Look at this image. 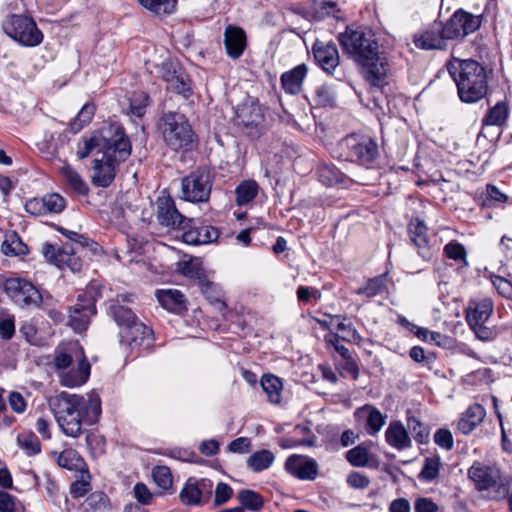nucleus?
<instances>
[{
    "label": "nucleus",
    "mask_w": 512,
    "mask_h": 512,
    "mask_svg": "<svg viewBox=\"0 0 512 512\" xmlns=\"http://www.w3.org/2000/svg\"><path fill=\"white\" fill-rule=\"evenodd\" d=\"M354 417L357 421L365 422V430L371 436L379 433L387 419L386 415L370 404L357 408L354 412Z\"/></svg>",
    "instance_id": "20"
},
{
    "label": "nucleus",
    "mask_w": 512,
    "mask_h": 512,
    "mask_svg": "<svg viewBox=\"0 0 512 512\" xmlns=\"http://www.w3.org/2000/svg\"><path fill=\"white\" fill-rule=\"evenodd\" d=\"M481 15L471 14L459 9L446 21L443 27L444 36L448 40H460L479 29Z\"/></svg>",
    "instance_id": "12"
},
{
    "label": "nucleus",
    "mask_w": 512,
    "mask_h": 512,
    "mask_svg": "<svg viewBox=\"0 0 512 512\" xmlns=\"http://www.w3.org/2000/svg\"><path fill=\"white\" fill-rule=\"evenodd\" d=\"M110 314L118 326L121 327V330L127 328L131 323L137 320L135 313L130 308L120 305L119 303L110 306Z\"/></svg>",
    "instance_id": "45"
},
{
    "label": "nucleus",
    "mask_w": 512,
    "mask_h": 512,
    "mask_svg": "<svg viewBox=\"0 0 512 512\" xmlns=\"http://www.w3.org/2000/svg\"><path fill=\"white\" fill-rule=\"evenodd\" d=\"M1 251L6 256H23L28 253V247L16 232H9L4 236Z\"/></svg>",
    "instance_id": "37"
},
{
    "label": "nucleus",
    "mask_w": 512,
    "mask_h": 512,
    "mask_svg": "<svg viewBox=\"0 0 512 512\" xmlns=\"http://www.w3.org/2000/svg\"><path fill=\"white\" fill-rule=\"evenodd\" d=\"M320 182L326 186H335L344 182V174L334 165L323 164L318 168Z\"/></svg>",
    "instance_id": "43"
},
{
    "label": "nucleus",
    "mask_w": 512,
    "mask_h": 512,
    "mask_svg": "<svg viewBox=\"0 0 512 512\" xmlns=\"http://www.w3.org/2000/svg\"><path fill=\"white\" fill-rule=\"evenodd\" d=\"M42 253L45 259L60 269L68 268L72 272H78L82 268V260L77 255L78 251L69 245L58 248L52 244L43 245Z\"/></svg>",
    "instance_id": "16"
},
{
    "label": "nucleus",
    "mask_w": 512,
    "mask_h": 512,
    "mask_svg": "<svg viewBox=\"0 0 512 512\" xmlns=\"http://www.w3.org/2000/svg\"><path fill=\"white\" fill-rule=\"evenodd\" d=\"M443 252L447 258L461 261L464 266H468L467 252L462 244L451 241L444 246Z\"/></svg>",
    "instance_id": "55"
},
{
    "label": "nucleus",
    "mask_w": 512,
    "mask_h": 512,
    "mask_svg": "<svg viewBox=\"0 0 512 512\" xmlns=\"http://www.w3.org/2000/svg\"><path fill=\"white\" fill-rule=\"evenodd\" d=\"M468 478L478 491H487L504 486L500 468L489 461H474L468 469Z\"/></svg>",
    "instance_id": "10"
},
{
    "label": "nucleus",
    "mask_w": 512,
    "mask_h": 512,
    "mask_svg": "<svg viewBox=\"0 0 512 512\" xmlns=\"http://www.w3.org/2000/svg\"><path fill=\"white\" fill-rule=\"evenodd\" d=\"M57 463L60 467L68 470L80 469L83 464V459L74 449H65L57 458Z\"/></svg>",
    "instance_id": "52"
},
{
    "label": "nucleus",
    "mask_w": 512,
    "mask_h": 512,
    "mask_svg": "<svg viewBox=\"0 0 512 512\" xmlns=\"http://www.w3.org/2000/svg\"><path fill=\"white\" fill-rule=\"evenodd\" d=\"M151 335L152 330L149 327L135 320L130 326L121 330L120 341L130 347L140 346L143 340L149 338Z\"/></svg>",
    "instance_id": "31"
},
{
    "label": "nucleus",
    "mask_w": 512,
    "mask_h": 512,
    "mask_svg": "<svg viewBox=\"0 0 512 512\" xmlns=\"http://www.w3.org/2000/svg\"><path fill=\"white\" fill-rule=\"evenodd\" d=\"M213 494V482L208 478L190 477L183 485L179 498L183 505L199 506L210 501Z\"/></svg>",
    "instance_id": "14"
},
{
    "label": "nucleus",
    "mask_w": 512,
    "mask_h": 512,
    "mask_svg": "<svg viewBox=\"0 0 512 512\" xmlns=\"http://www.w3.org/2000/svg\"><path fill=\"white\" fill-rule=\"evenodd\" d=\"M313 54L321 68L329 74L339 65L338 49L333 42H316L313 46Z\"/></svg>",
    "instance_id": "22"
},
{
    "label": "nucleus",
    "mask_w": 512,
    "mask_h": 512,
    "mask_svg": "<svg viewBox=\"0 0 512 512\" xmlns=\"http://www.w3.org/2000/svg\"><path fill=\"white\" fill-rule=\"evenodd\" d=\"M88 512H111L112 506L108 496L101 491L91 493L85 500Z\"/></svg>",
    "instance_id": "40"
},
{
    "label": "nucleus",
    "mask_w": 512,
    "mask_h": 512,
    "mask_svg": "<svg viewBox=\"0 0 512 512\" xmlns=\"http://www.w3.org/2000/svg\"><path fill=\"white\" fill-rule=\"evenodd\" d=\"M156 297L161 306L170 312L181 313L186 309L185 297L179 290H159Z\"/></svg>",
    "instance_id": "33"
},
{
    "label": "nucleus",
    "mask_w": 512,
    "mask_h": 512,
    "mask_svg": "<svg viewBox=\"0 0 512 512\" xmlns=\"http://www.w3.org/2000/svg\"><path fill=\"white\" fill-rule=\"evenodd\" d=\"M332 321H337V330L341 331L343 335L341 339L345 341H354L357 342L361 339L359 333L355 329V327L351 323H346L345 319L343 321L340 320V316H334Z\"/></svg>",
    "instance_id": "59"
},
{
    "label": "nucleus",
    "mask_w": 512,
    "mask_h": 512,
    "mask_svg": "<svg viewBox=\"0 0 512 512\" xmlns=\"http://www.w3.org/2000/svg\"><path fill=\"white\" fill-rule=\"evenodd\" d=\"M120 136H126L123 127L117 123L109 124L91 136L83 137L77 145L76 155L82 160L92 153L104 154L107 147H113L118 143Z\"/></svg>",
    "instance_id": "7"
},
{
    "label": "nucleus",
    "mask_w": 512,
    "mask_h": 512,
    "mask_svg": "<svg viewBox=\"0 0 512 512\" xmlns=\"http://www.w3.org/2000/svg\"><path fill=\"white\" fill-rule=\"evenodd\" d=\"M336 100V95L332 88L327 85H321L315 89L314 101L319 106H332Z\"/></svg>",
    "instance_id": "58"
},
{
    "label": "nucleus",
    "mask_w": 512,
    "mask_h": 512,
    "mask_svg": "<svg viewBox=\"0 0 512 512\" xmlns=\"http://www.w3.org/2000/svg\"><path fill=\"white\" fill-rule=\"evenodd\" d=\"M311 9L313 17L317 20H321L326 16L336 17L339 11L334 0H312Z\"/></svg>",
    "instance_id": "47"
},
{
    "label": "nucleus",
    "mask_w": 512,
    "mask_h": 512,
    "mask_svg": "<svg viewBox=\"0 0 512 512\" xmlns=\"http://www.w3.org/2000/svg\"><path fill=\"white\" fill-rule=\"evenodd\" d=\"M343 360L338 364V369L342 377H351L356 380L359 376V367L357 362L351 357L350 354L342 357Z\"/></svg>",
    "instance_id": "60"
},
{
    "label": "nucleus",
    "mask_w": 512,
    "mask_h": 512,
    "mask_svg": "<svg viewBox=\"0 0 512 512\" xmlns=\"http://www.w3.org/2000/svg\"><path fill=\"white\" fill-rule=\"evenodd\" d=\"M447 40L441 24H434L431 28L414 36L415 46L425 50L444 49Z\"/></svg>",
    "instance_id": "24"
},
{
    "label": "nucleus",
    "mask_w": 512,
    "mask_h": 512,
    "mask_svg": "<svg viewBox=\"0 0 512 512\" xmlns=\"http://www.w3.org/2000/svg\"><path fill=\"white\" fill-rule=\"evenodd\" d=\"M99 296L100 293L94 286H89L85 292L78 295L77 302L69 314V324L75 332L81 333L87 329L91 317L96 314L95 303Z\"/></svg>",
    "instance_id": "9"
},
{
    "label": "nucleus",
    "mask_w": 512,
    "mask_h": 512,
    "mask_svg": "<svg viewBox=\"0 0 512 512\" xmlns=\"http://www.w3.org/2000/svg\"><path fill=\"white\" fill-rule=\"evenodd\" d=\"M408 232L411 242L419 249V253L425 255L428 250L427 227L419 219H413L409 223Z\"/></svg>",
    "instance_id": "34"
},
{
    "label": "nucleus",
    "mask_w": 512,
    "mask_h": 512,
    "mask_svg": "<svg viewBox=\"0 0 512 512\" xmlns=\"http://www.w3.org/2000/svg\"><path fill=\"white\" fill-rule=\"evenodd\" d=\"M131 154V143L127 136H120L118 143L107 147L101 158H96L93 165L92 183L98 187L109 186L115 178L116 169Z\"/></svg>",
    "instance_id": "5"
},
{
    "label": "nucleus",
    "mask_w": 512,
    "mask_h": 512,
    "mask_svg": "<svg viewBox=\"0 0 512 512\" xmlns=\"http://www.w3.org/2000/svg\"><path fill=\"white\" fill-rule=\"evenodd\" d=\"M338 149L340 157L346 161L369 164L378 155V145L369 136L351 134L343 138Z\"/></svg>",
    "instance_id": "6"
},
{
    "label": "nucleus",
    "mask_w": 512,
    "mask_h": 512,
    "mask_svg": "<svg viewBox=\"0 0 512 512\" xmlns=\"http://www.w3.org/2000/svg\"><path fill=\"white\" fill-rule=\"evenodd\" d=\"M56 422L61 431L71 438H78L83 425L95 424L101 415V400L97 395L84 397L61 392L50 400Z\"/></svg>",
    "instance_id": "2"
},
{
    "label": "nucleus",
    "mask_w": 512,
    "mask_h": 512,
    "mask_svg": "<svg viewBox=\"0 0 512 512\" xmlns=\"http://www.w3.org/2000/svg\"><path fill=\"white\" fill-rule=\"evenodd\" d=\"M3 291L8 298L21 308H40L46 305V299L34 284L24 278L11 277L4 280Z\"/></svg>",
    "instance_id": "8"
},
{
    "label": "nucleus",
    "mask_w": 512,
    "mask_h": 512,
    "mask_svg": "<svg viewBox=\"0 0 512 512\" xmlns=\"http://www.w3.org/2000/svg\"><path fill=\"white\" fill-rule=\"evenodd\" d=\"M61 175L66 183L75 193L86 195L89 187L81 175L69 164L65 163L61 168Z\"/></svg>",
    "instance_id": "35"
},
{
    "label": "nucleus",
    "mask_w": 512,
    "mask_h": 512,
    "mask_svg": "<svg viewBox=\"0 0 512 512\" xmlns=\"http://www.w3.org/2000/svg\"><path fill=\"white\" fill-rule=\"evenodd\" d=\"M156 217L161 225L177 230H185L189 223H193L192 219L186 218L178 211L174 200L165 193L157 198Z\"/></svg>",
    "instance_id": "15"
},
{
    "label": "nucleus",
    "mask_w": 512,
    "mask_h": 512,
    "mask_svg": "<svg viewBox=\"0 0 512 512\" xmlns=\"http://www.w3.org/2000/svg\"><path fill=\"white\" fill-rule=\"evenodd\" d=\"M261 387L271 403H280L283 385L279 377L271 374L264 375L261 379Z\"/></svg>",
    "instance_id": "38"
},
{
    "label": "nucleus",
    "mask_w": 512,
    "mask_h": 512,
    "mask_svg": "<svg viewBox=\"0 0 512 512\" xmlns=\"http://www.w3.org/2000/svg\"><path fill=\"white\" fill-rule=\"evenodd\" d=\"M152 478L155 484L162 490H169L173 485V476L167 466H155L152 469Z\"/></svg>",
    "instance_id": "54"
},
{
    "label": "nucleus",
    "mask_w": 512,
    "mask_h": 512,
    "mask_svg": "<svg viewBox=\"0 0 512 512\" xmlns=\"http://www.w3.org/2000/svg\"><path fill=\"white\" fill-rule=\"evenodd\" d=\"M159 73L168 89L188 98L192 95L191 81L188 75L172 61H164L159 68Z\"/></svg>",
    "instance_id": "17"
},
{
    "label": "nucleus",
    "mask_w": 512,
    "mask_h": 512,
    "mask_svg": "<svg viewBox=\"0 0 512 512\" xmlns=\"http://www.w3.org/2000/svg\"><path fill=\"white\" fill-rule=\"evenodd\" d=\"M385 440L393 448L401 451L412 446L407 429L400 421H391L385 431Z\"/></svg>",
    "instance_id": "26"
},
{
    "label": "nucleus",
    "mask_w": 512,
    "mask_h": 512,
    "mask_svg": "<svg viewBox=\"0 0 512 512\" xmlns=\"http://www.w3.org/2000/svg\"><path fill=\"white\" fill-rule=\"evenodd\" d=\"M441 461L438 456H432L425 459L423 468L420 472V478L425 481H432L438 477Z\"/></svg>",
    "instance_id": "56"
},
{
    "label": "nucleus",
    "mask_w": 512,
    "mask_h": 512,
    "mask_svg": "<svg viewBox=\"0 0 512 512\" xmlns=\"http://www.w3.org/2000/svg\"><path fill=\"white\" fill-rule=\"evenodd\" d=\"M491 281L495 289L503 297L510 299L512 295V283L509 279L501 275H492Z\"/></svg>",
    "instance_id": "61"
},
{
    "label": "nucleus",
    "mask_w": 512,
    "mask_h": 512,
    "mask_svg": "<svg viewBox=\"0 0 512 512\" xmlns=\"http://www.w3.org/2000/svg\"><path fill=\"white\" fill-rule=\"evenodd\" d=\"M138 2L156 15H170L177 7V0H138Z\"/></svg>",
    "instance_id": "42"
},
{
    "label": "nucleus",
    "mask_w": 512,
    "mask_h": 512,
    "mask_svg": "<svg viewBox=\"0 0 512 512\" xmlns=\"http://www.w3.org/2000/svg\"><path fill=\"white\" fill-rule=\"evenodd\" d=\"M0 512H25V507L11 494L0 491Z\"/></svg>",
    "instance_id": "57"
},
{
    "label": "nucleus",
    "mask_w": 512,
    "mask_h": 512,
    "mask_svg": "<svg viewBox=\"0 0 512 512\" xmlns=\"http://www.w3.org/2000/svg\"><path fill=\"white\" fill-rule=\"evenodd\" d=\"M259 186L254 180L242 181L235 189L236 203L243 206L251 202L258 194Z\"/></svg>",
    "instance_id": "39"
},
{
    "label": "nucleus",
    "mask_w": 512,
    "mask_h": 512,
    "mask_svg": "<svg viewBox=\"0 0 512 512\" xmlns=\"http://www.w3.org/2000/svg\"><path fill=\"white\" fill-rule=\"evenodd\" d=\"M18 446L29 456L36 455L41 451L38 437L33 432H23L17 436Z\"/></svg>",
    "instance_id": "49"
},
{
    "label": "nucleus",
    "mask_w": 512,
    "mask_h": 512,
    "mask_svg": "<svg viewBox=\"0 0 512 512\" xmlns=\"http://www.w3.org/2000/svg\"><path fill=\"white\" fill-rule=\"evenodd\" d=\"M15 334V318L13 315L0 316V337L10 340Z\"/></svg>",
    "instance_id": "63"
},
{
    "label": "nucleus",
    "mask_w": 512,
    "mask_h": 512,
    "mask_svg": "<svg viewBox=\"0 0 512 512\" xmlns=\"http://www.w3.org/2000/svg\"><path fill=\"white\" fill-rule=\"evenodd\" d=\"M84 357H86L84 350L77 341L60 344L54 352V367L57 374L59 375L60 372L70 368L73 363Z\"/></svg>",
    "instance_id": "19"
},
{
    "label": "nucleus",
    "mask_w": 512,
    "mask_h": 512,
    "mask_svg": "<svg viewBox=\"0 0 512 512\" xmlns=\"http://www.w3.org/2000/svg\"><path fill=\"white\" fill-rule=\"evenodd\" d=\"M434 442L441 448L449 451L454 446L452 433L445 428L438 429L434 434Z\"/></svg>",
    "instance_id": "64"
},
{
    "label": "nucleus",
    "mask_w": 512,
    "mask_h": 512,
    "mask_svg": "<svg viewBox=\"0 0 512 512\" xmlns=\"http://www.w3.org/2000/svg\"><path fill=\"white\" fill-rule=\"evenodd\" d=\"M4 29L9 37L23 46H37L43 40V34L37 28L35 22L25 16H12Z\"/></svg>",
    "instance_id": "11"
},
{
    "label": "nucleus",
    "mask_w": 512,
    "mask_h": 512,
    "mask_svg": "<svg viewBox=\"0 0 512 512\" xmlns=\"http://www.w3.org/2000/svg\"><path fill=\"white\" fill-rule=\"evenodd\" d=\"M486 411L480 404L471 405L459 419L458 430L467 435L471 433L485 418Z\"/></svg>",
    "instance_id": "30"
},
{
    "label": "nucleus",
    "mask_w": 512,
    "mask_h": 512,
    "mask_svg": "<svg viewBox=\"0 0 512 512\" xmlns=\"http://www.w3.org/2000/svg\"><path fill=\"white\" fill-rule=\"evenodd\" d=\"M344 52L362 68L364 78L375 87L387 84L390 60L385 52L379 51L374 33L366 27L347 28L338 35Z\"/></svg>",
    "instance_id": "1"
},
{
    "label": "nucleus",
    "mask_w": 512,
    "mask_h": 512,
    "mask_svg": "<svg viewBox=\"0 0 512 512\" xmlns=\"http://www.w3.org/2000/svg\"><path fill=\"white\" fill-rule=\"evenodd\" d=\"M307 66L299 64L281 76V84L286 93L295 95L302 90L303 81L307 75Z\"/></svg>",
    "instance_id": "29"
},
{
    "label": "nucleus",
    "mask_w": 512,
    "mask_h": 512,
    "mask_svg": "<svg viewBox=\"0 0 512 512\" xmlns=\"http://www.w3.org/2000/svg\"><path fill=\"white\" fill-rule=\"evenodd\" d=\"M372 442L361 443L346 452V460L353 467H372L377 464L376 457L370 452Z\"/></svg>",
    "instance_id": "28"
},
{
    "label": "nucleus",
    "mask_w": 512,
    "mask_h": 512,
    "mask_svg": "<svg viewBox=\"0 0 512 512\" xmlns=\"http://www.w3.org/2000/svg\"><path fill=\"white\" fill-rule=\"evenodd\" d=\"M165 144L174 151L189 150L195 142V133L187 117L179 112L162 113L157 122Z\"/></svg>",
    "instance_id": "4"
},
{
    "label": "nucleus",
    "mask_w": 512,
    "mask_h": 512,
    "mask_svg": "<svg viewBox=\"0 0 512 512\" xmlns=\"http://www.w3.org/2000/svg\"><path fill=\"white\" fill-rule=\"evenodd\" d=\"M95 110L96 108L93 103H86L79 111L77 117L69 124L70 131L77 133L88 125L95 114Z\"/></svg>",
    "instance_id": "48"
},
{
    "label": "nucleus",
    "mask_w": 512,
    "mask_h": 512,
    "mask_svg": "<svg viewBox=\"0 0 512 512\" xmlns=\"http://www.w3.org/2000/svg\"><path fill=\"white\" fill-rule=\"evenodd\" d=\"M285 470L299 480L313 481L318 476L319 466L313 458L293 454L286 459Z\"/></svg>",
    "instance_id": "18"
},
{
    "label": "nucleus",
    "mask_w": 512,
    "mask_h": 512,
    "mask_svg": "<svg viewBox=\"0 0 512 512\" xmlns=\"http://www.w3.org/2000/svg\"><path fill=\"white\" fill-rule=\"evenodd\" d=\"M129 113L136 117L144 116L150 103L149 95L144 91H135L129 98Z\"/></svg>",
    "instance_id": "46"
},
{
    "label": "nucleus",
    "mask_w": 512,
    "mask_h": 512,
    "mask_svg": "<svg viewBox=\"0 0 512 512\" xmlns=\"http://www.w3.org/2000/svg\"><path fill=\"white\" fill-rule=\"evenodd\" d=\"M275 461L272 451L262 449L251 454L246 461L247 467L255 473L269 469Z\"/></svg>",
    "instance_id": "36"
},
{
    "label": "nucleus",
    "mask_w": 512,
    "mask_h": 512,
    "mask_svg": "<svg viewBox=\"0 0 512 512\" xmlns=\"http://www.w3.org/2000/svg\"><path fill=\"white\" fill-rule=\"evenodd\" d=\"M407 428L413 434L415 441L419 444H424L429 439L428 428L415 416L410 415L408 411Z\"/></svg>",
    "instance_id": "51"
},
{
    "label": "nucleus",
    "mask_w": 512,
    "mask_h": 512,
    "mask_svg": "<svg viewBox=\"0 0 512 512\" xmlns=\"http://www.w3.org/2000/svg\"><path fill=\"white\" fill-rule=\"evenodd\" d=\"M224 45L227 55L232 59H238L247 45L245 31L241 27L228 25L224 32Z\"/></svg>",
    "instance_id": "23"
},
{
    "label": "nucleus",
    "mask_w": 512,
    "mask_h": 512,
    "mask_svg": "<svg viewBox=\"0 0 512 512\" xmlns=\"http://www.w3.org/2000/svg\"><path fill=\"white\" fill-rule=\"evenodd\" d=\"M509 117V106L506 102H498L489 109L483 119V124L501 126L507 122Z\"/></svg>",
    "instance_id": "41"
},
{
    "label": "nucleus",
    "mask_w": 512,
    "mask_h": 512,
    "mask_svg": "<svg viewBox=\"0 0 512 512\" xmlns=\"http://www.w3.org/2000/svg\"><path fill=\"white\" fill-rule=\"evenodd\" d=\"M238 125L249 129L248 133L252 134L263 121V114L258 104H244L238 108L236 113Z\"/></svg>",
    "instance_id": "27"
},
{
    "label": "nucleus",
    "mask_w": 512,
    "mask_h": 512,
    "mask_svg": "<svg viewBox=\"0 0 512 512\" xmlns=\"http://www.w3.org/2000/svg\"><path fill=\"white\" fill-rule=\"evenodd\" d=\"M212 188L210 173L205 170H196L182 179L183 199L189 202H206Z\"/></svg>",
    "instance_id": "13"
},
{
    "label": "nucleus",
    "mask_w": 512,
    "mask_h": 512,
    "mask_svg": "<svg viewBox=\"0 0 512 512\" xmlns=\"http://www.w3.org/2000/svg\"><path fill=\"white\" fill-rule=\"evenodd\" d=\"M237 499L241 504L240 507H243V509L259 511L264 505L263 497L259 493L249 489L240 490L237 494Z\"/></svg>",
    "instance_id": "44"
},
{
    "label": "nucleus",
    "mask_w": 512,
    "mask_h": 512,
    "mask_svg": "<svg viewBox=\"0 0 512 512\" xmlns=\"http://www.w3.org/2000/svg\"><path fill=\"white\" fill-rule=\"evenodd\" d=\"M44 213L59 214L66 207V200L58 193H49L43 197Z\"/></svg>",
    "instance_id": "53"
},
{
    "label": "nucleus",
    "mask_w": 512,
    "mask_h": 512,
    "mask_svg": "<svg viewBox=\"0 0 512 512\" xmlns=\"http://www.w3.org/2000/svg\"><path fill=\"white\" fill-rule=\"evenodd\" d=\"M385 282L386 279L384 275L371 278L367 281L365 286L358 288L355 293L357 295L366 296L367 298H372L383 292L386 287Z\"/></svg>",
    "instance_id": "50"
},
{
    "label": "nucleus",
    "mask_w": 512,
    "mask_h": 512,
    "mask_svg": "<svg viewBox=\"0 0 512 512\" xmlns=\"http://www.w3.org/2000/svg\"><path fill=\"white\" fill-rule=\"evenodd\" d=\"M183 231V241L191 245L208 244L216 241L219 237L218 229L209 225L194 227L192 223H189V226Z\"/></svg>",
    "instance_id": "25"
},
{
    "label": "nucleus",
    "mask_w": 512,
    "mask_h": 512,
    "mask_svg": "<svg viewBox=\"0 0 512 512\" xmlns=\"http://www.w3.org/2000/svg\"><path fill=\"white\" fill-rule=\"evenodd\" d=\"M492 310L493 304L490 299H483L479 302L470 303L466 314V320L469 326L485 324L489 319Z\"/></svg>",
    "instance_id": "32"
},
{
    "label": "nucleus",
    "mask_w": 512,
    "mask_h": 512,
    "mask_svg": "<svg viewBox=\"0 0 512 512\" xmlns=\"http://www.w3.org/2000/svg\"><path fill=\"white\" fill-rule=\"evenodd\" d=\"M215 497H214V505L215 506H221L228 502L231 497L233 496V489L226 483L220 482L216 485V488L214 490Z\"/></svg>",
    "instance_id": "62"
},
{
    "label": "nucleus",
    "mask_w": 512,
    "mask_h": 512,
    "mask_svg": "<svg viewBox=\"0 0 512 512\" xmlns=\"http://www.w3.org/2000/svg\"><path fill=\"white\" fill-rule=\"evenodd\" d=\"M447 69L458 89L461 101L474 103L482 99L488 90L486 69L472 59L453 58Z\"/></svg>",
    "instance_id": "3"
},
{
    "label": "nucleus",
    "mask_w": 512,
    "mask_h": 512,
    "mask_svg": "<svg viewBox=\"0 0 512 512\" xmlns=\"http://www.w3.org/2000/svg\"><path fill=\"white\" fill-rule=\"evenodd\" d=\"M90 364L86 357L73 363L70 368L59 374V381L66 387H78L83 385L89 378Z\"/></svg>",
    "instance_id": "21"
}]
</instances>
